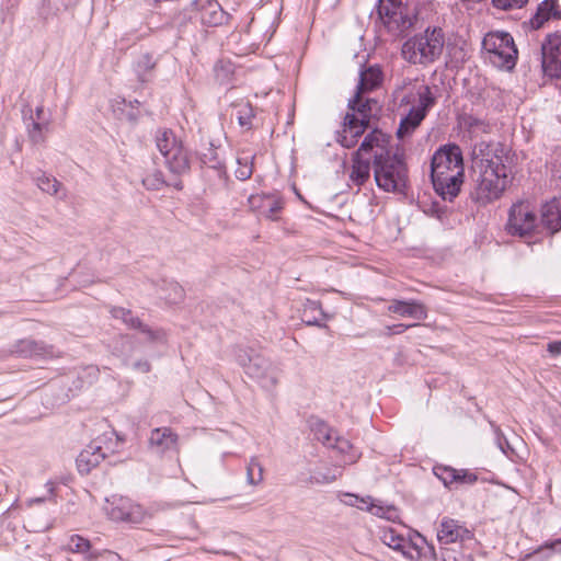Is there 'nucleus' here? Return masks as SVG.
<instances>
[{
    "label": "nucleus",
    "mask_w": 561,
    "mask_h": 561,
    "mask_svg": "<svg viewBox=\"0 0 561 561\" xmlns=\"http://www.w3.org/2000/svg\"><path fill=\"white\" fill-rule=\"evenodd\" d=\"M512 157L501 144L479 145L473 170L477 175L472 198L488 205L502 197L514 179Z\"/></svg>",
    "instance_id": "obj_1"
},
{
    "label": "nucleus",
    "mask_w": 561,
    "mask_h": 561,
    "mask_svg": "<svg viewBox=\"0 0 561 561\" xmlns=\"http://www.w3.org/2000/svg\"><path fill=\"white\" fill-rule=\"evenodd\" d=\"M463 159L457 145L439 148L432 158L431 178L435 192L444 201H453L463 183Z\"/></svg>",
    "instance_id": "obj_2"
},
{
    "label": "nucleus",
    "mask_w": 561,
    "mask_h": 561,
    "mask_svg": "<svg viewBox=\"0 0 561 561\" xmlns=\"http://www.w3.org/2000/svg\"><path fill=\"white\" fill-rule=\"evenodd\" d=\"M374 178L377 186L385 192H402L408 183V169L403 159L389 151V136L377 131L375 137Z\"/></svg>",
    "instance_id": "obj_3"
},
{
    "label": "nucleus",
    "mask_w": 561,
    "mask_h": 561,
    "mask_svg": "<svg viewBox=\"0 0 561 561\" xmlns=\"http://www.w3.org/2000/svg\"><path fill=\"white\" fill-rule=\"evenodd\" d=\"M435 104L431 89L425 84H414L402 96L400 108L410 106L401 118L397 136L400 139L411 136L425 118L427 111Z\"/></svg>",
    "instance_id": "obj_4"
},
{
    "label": "nucleus",
    "mask_w": 561,
    "mask_h": 561,
    "mask_svg": "<svg viewBox=\"0 0 561 561\" xmlns=\"http://www.w3.org/2000/svg\"><path fill=\"white\" fill-rule=\"evenodd\" d=\"M444 45L445 36L442 28L427 27L403 44L402 56L411 64L427 65L439 58Z\"/></svg>",
    "instance_id": "obj_5"
},
{
    "label": "nucleus",
    "mask_w": 561,
    "mask_h": 561,
    "mask_svg": "<svg viewBox=\"0 0 561 561\" xmlns=\"http://www.w3.org/2000/svg\"><path fill=\"white\" fill-rule=\"evenodd\" d=\"M378 536L383 545L410 560L421 557L422 545L425 543L423 536L401 524L380 526Z\"/></svg>",
    "instance_id": "obj_6"
},
{
    "label": "nucleus",
    "mask_w": 561,
    "mask_h": 561,
    "mask_svg": "<svg viewBox=\"0 0 561 561\" xmlns=\"http://www.w3.org/2000/svg\"><path fill=\"white\" fill-rule=\"evenodd\" d=\"M237 362L244 373L256 380L264 389H273L278 383L279 369L268 358L253 351L240 350Z\"/></svg>",
    "instance_id": "obj_7"
},
{
    "label": "nucleus",
    "mask_w": 561,
    "mask_h": 561,
    "mask_svg": "<svg viewBox=\"0 0 561 561\" xmlns=\"http://www.w3.org/2000/svg\"><path fill=\"white\" fill-rule=\"evenodd\" d=\"M482 46L495 67L506 70L515 67L518 51L510 33L490 32L484 36Z\"/></svg>",
    "instance_id": "obj_8"
},
{
    "label": "nucleus",
    "mask_w": 561,
    "mask_h": 561,
    "mask_svg": "<svg viewBox=\"0 0 561 561\" xmlns=\"http://www.w3.org/2000/svg\"><path fill=\"white\" fill-rule=\"evenodd\" d=\"M540 220L535 206L527 201L513 204L508 211L505 230L513 237L527 238L538 233Z\"/></svg>",
    "instance_id": "obj_9"
},
{
    "label": "nucleus",
    "mask_w": 561,
    "mask_h": 561,
    "mask_svg": "<svg viewBox=\"0 0 561 561\" xmlns=\"http://www.w3.org/2000/svg\"><path fill=\"white\" fill-rule=\"evenodd\" d=\"M378 14L392 33H402L413 26L415 9L407 0H379Z\"/></svg>",
    "instance_id": "obj_10"
},
{
    "label": "nucleus",
    "mask_w": 561,
    "mask_h": 561,
    "mask_svg": "<svg viewBox=\"0 0 561 561\" xmlns=\"http://www.w3.org/2000/svg\"><path fill=\"white\" fill-rule=\"evenodd\" d=\"M378 129L367 134L359 148L352 153L351 169L348 173L350 186H363L370 179V161H375V137Z\"/></svg>",
    "instance_id": "obj_11"
},
{
    "label": "nucleus",
    "mask_w": 561,
    "mask_h": 561,
    "mask_svg": "<svg viewBox=\"0 0 561 561\" xmlns=\"http://www.w3.org/2000/svg\"><path fill=\"white\" fill-rule=\"evenodd\" d=\"M383 80V73L379 66L374 65L363 69L359 72V81L356 87L355 95L348 101V107L353 112L366 114L373 111V105L377 102L373 99H365L364 94L378 89Z\"/></svg>",
    "instance_id": "obj_12"
},
{
    "label": "nucleus",
    "mask_w": 561,
    "mask_h": 561,
    "mask_svg": "<svg viewBox=\"0 0 561 561\" xmlns=\"http://www.w3.org/2000/svg\"><path fill=\"white\" fill-rule=\"evenodd\" d=\"M156 144L172 172L183 173L188 170L190 161L187 153L173 131L168 129L159 130L156 135Z\"/></svg>",
    "instance_id": "obj_13"
},
{
    "label": "nucleus",
    "mask_w": 561,
    "mask_h": 561,
    "mask_svg": "<svg viewBox=\"0 0 561 561\" xmlns=\"http://www.w3.org/2000/svg\"><path fill=\"white\" fill-rule=\"evenodd\" d=\"M104 510L107 516L116 522L140 523L145 518L144 508L122 495H112L106 499Z\"/></svg>",
    "instance_id": "obj_14"
},
{
    "label": "nucleus",
    "mask_w": 561,
    "mask_h": 561,
    "mask_svg": "<svg viewBox=\"0 0 561 561\" xmlns=\"http://www.w3.org/2000/svg\"><path fill=\"white\" fill-rule=\"evenodd\" d=\"M113 433L104 434L102 437L93 439L77 457V467L80 473H89L98 467L107 456V451H113L105 440L113 443Z\"/></svg>",
    "instance_id": "obj_15"
},
{
    "label": "nucleus",
    "mask_w": 561,
    "mask_h": 561,
    "mask_svg": "<svg viewBox=\"0 0 561 561\" xmlns=\"http://www.w3.org/2000/svg\"><path fill=\"white\" fill-rule=\"evenodd\" d=\"M541 67L546 76H561V35L553 33L547 36L541 45Z\"/></svg>",
    "instance_id": "obj_16"
},
{
    "label": "nucleus",
    "mask_w": 561,
    "mask_h": 561,
    "mask_svg": "<svg viewBox=\"0 0 561 561\" xmlns=\"http://www.w3.org/2000/svg\"><path fill=\"white\" fill-rule=\"evenodd\" d=\"M370 113L360 114L362 118L356 117L354 113H347L344 117L343 129L337 135V142L345 148H353L357 144L358 137L366 130Z\"/></svg>",
    "instance_id": "obj_17"
},
{
    "label": "nucleus",
    "mask_w": 561,
    "mask_h": 561,
    "mask_svg": "<svg viewBox=\"0 0 561 561\" xmlns=\"http://www.w3.org/2000/svg\"><path fill=\"white\" fill-rule=\"evenodd\" d=\"M250 208L260 217L276 220L283 209V198L276 194H254L248 199Z\"/></svg>",
    "instance_id": "obj_18"
},
{
    "label": "nucleus",
    "mask_w": 561,
    "mask_h": 561,
    "mask_svg": "<svg viewBox=\"0 0 561 561\" xmlns=\"http://www.w3.org/2000/svg\"><path fill=\"white\" fill-rule=\"evenodd\" d=\"M148 446L158 455L179 451V435L168 426L153 428L149 435Z\"/></svg>",
    "instance_id": "obj_19"
},
{
    "label": "nucleus",
    "mask_w": 561,
    "mask_h": 561,
    "mask_svg": "<svg viewBox=\"0 0 561 561\" xmlns=\"http://www.w3.org/2000/svg\"><path fill=\"white\" fill-rule=\"evenodd\" d=\"M9 352L12 355L23 358H45L55 356V351L51 345L32 339L16 341Z\"/></svg>",
    "instance_id": "obj_20"
},
{
    "label": "nucleus",
    "mask_w": 561,
    "mask_h": 561,
    "mask_svg": "<svg viewBox=\"0 0 561 561\" xmlns=\"http://www.w3.org/2000/svg\"><path fill=\"white\" fill-rule=\"evenodd\" d=\"M471 537L470 531L454 519L445 518L442 520L437 531V539L442 545L463 541Z\"/></svg>",
    "instance_id": "obj_21"
},
{
    "label": "nucleus",
    "mask_w": 561,
    "mask_h": 561,
    "mask_svg": "<svg viewBox=\"0 0 561 561\" xmlns=\"http://www.w3.org/2000/svg\"><path fill=\"white\" fill-rule=\"evenodd\" d=\"M388 311L399 314L400 317H408L414 320H425L427 318V309L424 304L416 300H399L393 299L388 306Z\"/></svg>",
    "instance_id": "obj_22"
},
{
    "label": "nucleus",
    "mask_w": 561,
    "mask_h": 561,
    "mask_svg": "<svg viewBox=\"0 0 561 561\" xmlns=\"http://www.w3.org/2000/svg\"><path fill=\"white\" fill-rule=\"evenodd\" d=\"M435 476L448 488L454 484H473L478 477L468 470H457L451 467H435Z\"/></svg>",
    "instance_id": "obj_23"
},
{
    "label": "nucleus",
    "mask_w": 561,
    "mask_h": 561,
    "mask_svg": "<svg viewBox=\"0 0 561 561\" xmlns=\"http://www.w3.org/2000/svg\"><path fill=\"white\" fill-rule=\"evenodd\" d=\"M111 313L113 318L121 319L129 329L139 330L145 333L150 341L159 340L161 337L160 332L150 330L137 317H135L130 310L122 307H114L111 309Z\"/></svg>",
    "instance_id": "obj_24"
},
{
    "label": "nucleus",
    "mask_w": 561,
    "mask_h": 561,
    "mask_svg": "<svg viewBox=\"0 0 561 561\" xmlns=\"http://www.w3.org/2000/svg\"><path fill=\"white\" fill-rule=\"evenodd\" d=\"M540 226L554 233L561 229V198H553L542 206Z\"/></svg>",
    "instance_id": "obj_25"
},
{
    "label": "nucleus",
    "mask_w": 561,
    "mask_h": 561,
    "mask_svg": "<svg viewBox=\"0 0 561 561\" xmlns=\"http://www.w3.org/2000/svg\"><path fill=\"white\" fill-rule=\"evenodd\" d=\"M158 59L151 53H141L134 61L133 69L141 83L150 82L154 77Z\"/></svg>",
    "instance_id": "obj_26"
},
{
    "label": "nucleus",
    "mask_w": 561,
    "mask_h": 561,
    "mask_svg": "<svg viewBox=\"0 0 561 561\" xmlns=\"http://www.w3.org/2000/svg\"><path fill=\"white\" fill-rule=\"evenodd\" d=\"M558 0H545L542 1L535 13V15L530 19V25L534 30H538L543 26L545 22L550 19H559L560 12L558 10Z\"/></svg>",
    "instance_id": "obj_27"
},
{
    "label": "nucleus",
    "mask_w": 561,
    "mask_h": 561,
    "mask_svg": "<svg viewBox=\"0 0 561 561\" xmlns=\"http://www.w3.org/2000/svg\"><path fill=\"white\" fill-rule=\"evenodd\" d=\"M310 428L317 440L321 442L327 447L333 445L335 432L327 423L319 419H312L310 421Z\"/></svg>",
    "instance_id": "obj_28"
},
{
    "label": "nucleus",
    "mask_w": 561,
    "mask_h": 561,
    "mask_svg": "<svg viewBox=\"0 0 561 561\" xmlns=\"http://www.w3.org/2000/svg\"><path fill=\"white\" fill-rule=\"evenodd\" d=\"M35 181L36 185L42 192L51 196H58L60 198L65 197V190L62 184L55 178L42 174L41 176L36 178Z\"/></svg>",
    "instance_id": "obj_29"
},
{
    "label": "nucleus",
    "mask_w": 561,
    "mask_h": 561,
    "mask_svg": "<svg viewBox=\"0 0 561 561\" xmlns=\"http://www.w3.org/2000/svg\"><path fill=\"white\" fill-rule=\"evenodd\" d=\"M365 507L366 512H369L371 515L385 518L389 522L399 519V513L393 506H383L380 503H376L374 499H371L370 504Z\"/></svg>",
    "instance_id": "obj_30"
},
{
    "label": "nucleus",
    "mask_w": 561,
    "mask_h": 561,
    "mask_svg": "<svg viewBox=\"0 0 561 561\" xmlns=\"http://www.w3.org/2000/svg\"><path fill=\"white\" fill-rule=\"evenodd\" d=\"M462 124L468 129V131L474 137L480 136L482 134H488L491 130L490 124H488L483 119H480L471 115L463 117Z\"/></svg>",
    "instance_id": "obj_31"
},
{
    "label": "nucleus",
    "mask_w": 561,
    "mask_h": 561,
    "mask_svg": "<svg viewBox=\"0 0 561 561\" xmlns=\"http://www.w3.org/2000/svg\"><path fill=\"white\" fill-rule=\"evenodd\" d=\"M330 448L336 449L339 453L346 456V459L344 460L346 463H353L357 460L358 455L356 453H353V446L352 444L337 435L333 437V445H331Z\"/></svg>",
    "instance_id": "obj_32"
},
{
    "label": "nucleus",
    "mask_w": 561,
    "mask_h": 561,
    "mask_svg": "<svg viewBox=\"0 0 561 561\" xmlns=\"http://www.w3.org/2000/svg\"><path fill=\"white\" fill-rule=\"evenodd\" d=\"M253 156L242 154L237 159L238 168L236 169V176L241 181H245L251 178L253 173Z\"/></svg>",
    "instance_id": "obj_33"
},
{
    "label": "nucleus",
    "mask_w": 561,
    "mask_h": 561,
    "mask_svg": "<svg viewBox=\"0 0 561 561\" xmlns=\"http://www.w3.org/2000/svg\"><path fill=\"white\" fill-rule=\"evenodd\" d=\"M263 466L256 457H252L247 466V481L251 485H257L263 481Z\"/></svg>",
    "instance_id": "obj_34"
},
{
    "label": "nucleus",
    "mask_w": 561,
    "mask_h": 561,
    "mask_svg": "<svg viewBox=\"0 0 561 561\" xmlns=\"http://www.w3.org/2000/svg\"><path fill=\"white\" fill-rule=\"evenodd\" d=\"M66 548L75 553H88L90 550V541L79 535H71L66 543Z\"/></svg>",
    "instance_id": "obj_35"
},
{
    "label": "nucleus",
    "mask_w": 561,
    "mask_h": 561,
    "mask_svg": "<svg viewBox=\"0 0 561 561\" xmlns=\"http://www.w3.org/2000/svg\"><path fill=\"white\" fill-rule=\"evenodd\" d=\"M309 480L312 484H328L336 480V474L330 469L325 471L316 470L311 473Z\"/></svg>",
    "instance_id": "obj_36"
},
{
    "label": "nucleus",
    "mask_w": 561,
    "mask_h": 561,
    "mask_svg": "<svg viewBox=\"0 0 561 561\" xmlns=\"http://www.w3.org/2000/svg\"><path fill=\"white\" fill-rule=\"evenodd\" d=\"M371 499V496L362 497L352 493H345L343 503L348 506H355L362 511H366L365 506H368L370 504Z\"/></svg>",
    "instance_id": "obj_37"
},
{
    "label": "nucleus",
    "mask_w": 561,
    "mask_h": 561,
    "mask_svg": "<svg viewBox=\"0 0 561 561\" xmlns=\"http://www.w3.org/2000/svg\"><path fill=\"white\" fill-rule=\"evenodd\" d=\"M254 117L253 108L250 104L241 105L238 110V121L242 127H250Z\"/></svg>",
    "instance_id": "obj_38"
},
{
    "label": "nucleus",
    "mask_w": 561,
    "mask_h": 561,
    "mask_svg": "<svg viewBox=\"0 0 561 561\" xmlns=\"http://www.w3.org/2000/svg\"><path fill=\"white\" fill-rule=\"evenodd\" d=\"M493 5L501 10H514L523 8L528 0H492Z\"/></svg>",
    "instance_id": "obj_39"
},
{
    "label": "nucleus",
    "mask_w": 561,
    "mask_h": 561,
    "mask_svg": "<svg viewBox=\"0 0 561 561\" xmlns=\"http://www.w3.org/2000/svg\"><path fill=\"white\" fill-rule=\"evenodd\" d=\"M88 561H122V559L116 552L104 550L90 554Z\"/></svg>",
    "instance_id": "obj_40"
},
{
    "label": "nucleus",
    "mask_w": 561,
    "mask_h": 561,
    "mask_svg": "<svg viewBox=\"0 0 561 561\" xmlns=\"http://www.w3.org/2000/svg\"><path fill=\"white\" fill-rule=\"evenodd\" d=\"M142 184L147 188L154 190V188H159L162 185V181L158 178L157 179L146 178L142 180Z\"/></svg>",
    "instance_id": "obj_41"
},
{
    "label": "nucleus",
    "mask_w": 561,
    "mask_h": 561,
    "mask_svg": "<svg viewBox=\"0 0 561 561\" xmlns=\"http://www.w3.org/2000/svg\"><path fill=\"white\" fill-rule=\"evenodd\" d=\"M547 350L552 356H559L561 354V341L550 342Z\"/></svg>",
    "instance_id": "obj_42"
},
{
    "label": "nucleus",
    "mask_w": 561,
    "mask_h": 561,
    "mask_svg": "<svg viewBox=\"0 0 561 561\" xmlns=\"http://www.w3.org/2000/svg\"><path fill=\"white\" fill-rule=\"evenodd\" d=\"M417 324H404V323H399V324H394L392 327H389V331H391L392 333L394 334H401L403 333L404 331H407L408 329L412 328V327H416Z\"/></svg>",
    "instance_id": "obj_43"
},
{
    "label": "nucleus",
    "mask_w": 561,
    "mask_h": 561,
    "mask_svg": "<svg viewBox=\"0 0 561 561\" xmlns=\"http://www.w3.org/2000/svg\"><path fill=\"white\" fill-rule=\"evenodd\" d=\"M41 129H42V126L41 124L38 123H34L33 124V129L30 131V136L31 138L35 141V142H38L42 140V137H41Z\"/></svg>",
    "instance_id": "obj_44"
},
{
    "label": "nucleus",
    "mask_w": 561,
    "mask_h": 561,
    "mask_svg": "<svg viewBox=\"0 0 561 561\" xmlns=\"http://www.w3.org/2000/svg\"><path fill=\"white\" fill-rule=\"evenodd\" d=\"M222 21H224V12L221 9H219L211 13V18L207 22L211 23V24H220V23H222Z\"/></svg>",
    "instance_id": "obj_45"
},
{
    "label": "nucleus",
    "mask_w": 561,
    "mask_h": 561,
    "mask_svg": "<svg viewBox=\"0 0 561 561\" xmlns=\"http://www.w3.org/2000/svg\"><path fill=\"white\" fill-rule=\"evenodd\" d=\"M440 561H457V559L453 556V552L450 550L442 549Z\"/></svg>",
    "instance_id": "obj_46"
},
{
    "label": "nucleus",
    "mask_w": 561,
    "mask_h": 561,
    "mask_svg": "<svg viewBox=\"0 0 561 561\" xmlns=\"http://www.w3.org/2000/svg\"><path fill=\"white\" fill-rule=\"evenodd\" d=\"M560 545H561V540H557V541L551 542V543H546L545 546H542L538 550H536L535 554L536 553H540L541 551H543L546 549L552 550V549H554V547L560 546Z\"/></svg>",
    "instance_id": "obj_47"
},
{
    "label": "nucleus",
    "mask_w": 561,
    "mask_h": 561,
    "mask_svg": "<svg viewBox=\"0 0 561 561\" xmlns=\"http://www.w3.org/2000/svg\"><path fill=\"white\" fill-rule=\"evenodd\" d=\"M135 367L142 373H148L150 370V364L148 362H138L135 364Z\"/></svg>",
    "instance_id": "obj_48"
},
{
    "label": "nucleus",
    "mask_w": 561,
    "mask_h": 561,
    "mask_svg": "<svg viewBox=\"0 0 561 561\" xmlns=\"http://www.w3.org/2000/svg\"><path fill=\"white\" fill-rule=\"evenodd\" d=\"M221 70H224V67H222V62L220 61V62L216 64L215 72H216L217 79L224 81V79L227 77L228 72L225 76H221V73H220Z\"/></svg>",
    "instance_id": "obj_49"
},
{
    "label": "nucleus",
    "mask_w": 561,
    "mask_h": 561,
    "mask_svg": "<svg viewBox=\"0 0 561 561\" xmlns=\"http://www.w3.org/2000/svg\"><path fill=\"white\" fill-rule=\"evenodd\" d=\"M42 501V497H34L28 501V504L32 505L33 503H41Z\"/></svg>",
    "instance_id": "obj_50"
},
{
    "label": "nucleus",
    "mask_w": 561,
    "mask_h": 561,
    "mask_svg": "<svg viewBox=\"0 0 561 561\" xmlns=\"http://www.w3.org/2000/svg\"><path fill=\"white\" fill-rule=\"evenodd\" d=\"M42 112H43V110H42V108H38V110H37V116H39V114H41Z\"/></svg>",
    "instance_id": "obj_51"
},
{
    "label": "nucleus",
    "mask_w": 561,
    "mask_h": 561,
    "mask_svg": "<svg viewBox=\"0 0 561 561\" xmlns=\"http://www.w3.org/2000/svg\"><path fill=\"white\" fill-rule=\"evenodd\" d=\"M434 559H436V561H440V560H438V559H437V556H436V554L434 556Z\"/></svg>",
    "instance_id": "obj_52"
}]
</instances>
